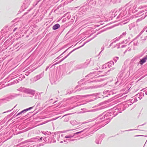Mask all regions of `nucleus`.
Returning <instances> with one entry per match:
<instances>
[{
    "instance_id": "2",
    "label": "nucleus",
    "mask_w": 147,
    "mask_h": 147,
    "mask_svg": "<svg viewBox=\"0 0 147 147\" xmlns=\"http://www.w3.org/2000/svg\"><path fill=\"white\" fill-rule=\"evenodd\" d=\"M60 26V25L58 24H56L53 27V30H56Z\"/></svg>"
},
{
    "instance_id": "3",
    "label": "nucleus",
    "mask_w": 147,
    "mask_h": 147,
    "mask_svg": "<svg viewBox=\"0 0 147 147\" xmlns=\"http://www.w3.org/2000/svg\"><path fill=\"white\" fill-rule=\"evenodd\" d=\"M146 58H143L140 61V64L141 65L143 64L144 63L146 62Z\"/></svg>"
},
{
    "instance_id": "1",
    "label": "nucleus",
    "mask_w": 147,
    "mask_h": 147,
    "mask_svg": "<svg viewBox=\"0 0 147 147\" xmlns=\"http://www.w3.org/2000/svg\"><path fill=\"white\" fill-rule=\"evenodd\" d=\"M33 108V107H30L28 109H24V110H23V111H21V112H20V113H19L17 115H18L20 114H21L23 112H24V111H27L28 110H30V109H32Z\"/></svg>"
}]
</instances>
